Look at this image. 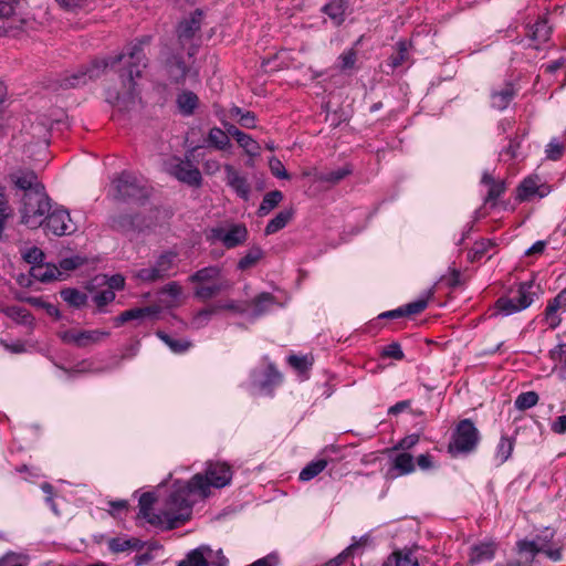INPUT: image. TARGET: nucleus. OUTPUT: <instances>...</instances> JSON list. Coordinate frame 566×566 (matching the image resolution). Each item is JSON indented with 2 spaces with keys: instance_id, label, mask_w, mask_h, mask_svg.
I'll return each mask as SVG.
<instances>
[{
  "instance_id": "nucleus-61",
  "label": "nucleus",
  "mask_w": 566,
  "mask_h": 566,
  "mask_svg": "<svg viewBox=\"0 0 566 566\" xmlns=\"http://www.w3.org/2000/svg\"><path fill=\"white\" fill-rule=\"evenodd\" d=\"M428 305L427 300H417L405 305V312L407 315H415L421 313Z\"/></svg>"
},
{
  "instance_id": "nucleus-60",
  "label": "nucleus",
  "mask_w": 566,
  "mask_h": 566,
  "mask_svg": "<svg viewBox=\"0 0 566 566\" xmlns=\"http://www.w3.org/2000/svg\"><path fill=\"white\" fill-rule=\"evenodd\" d=\"M114 298L115 293L112 290H104L94 296V301L98 307L107 305L108 303L113 302Z\"/></svg>"
},
{
  "instance_id": "nucleus-24",
  "label": "nucleus",
  "mask_w": 566,
  "mask_h": 566,
  "mask_svg": "<svg viewBox=\"0 0 566 566\" xmlns=\"http://www.w3.org/2000/svg\"><path fill=\"white\" fill-rule=\"evenodd\" d=\"M155 495L150 492L144 493L139 497V513L138 515L146 520L149 524L154 526H159L161 524L160 521V512L155 513L153 512V505L155 503Z\"/></svg>"
},
{
  "instance_id": "nucleus-31",
  "label": "nucleus",
  "mask_w": 566,
  "mask_h": 566,
  "mask_svg": "<svg viewBox=\"0 0 566 566\" xmlns=\"http://www.w3.org/2000/svg\"><path fill=\"white\" fill-rule=\"evenodd\" d=\"M251 305L253 308L250 316L252 318H258L269 312L274 305V296L270 293H261L252 301Z\"/></svg>"
},
{
  "instance_id": "nucleus-3",
  "label": "nucleus",
  "mask_w": 566,
  "mask_h": 566,
  "mask_svg": "<svg viewBox=\"0 0 566 566\" xmlns=\"http://www.w3.org/2000/svg\"><path fill=\"white\" fill-rule=\"evenodd\" d=\"M232 469L227 462L208 461L202 473L195 474L190 480V486L198 492V497L207 499L211 494V488L222 489L232 480Z\"/></svg>"
},
{
  "instance_id": "nucleus-1",
  "label": "nucleus",
  "mask_w": 566,
  "mask_h": 566,
  "mask_svg": "<svg viewBox=\"0 0 566 566\" xmlns=\"http://www.w3.org/2000/svg\"><path fill=\"white\" fill-rule=\"evenodd\" d=\"M149 40V36H144L130 46L127 54H120L106 61L94 62L93 65L85 71H80L65 77L62 82V86L71 88L84 85L88 81L98 77L106 67H114L116 64L124 61V65L127 67L120 74L124 92L118 93L114 98L108 97V102L128 108L129 104H134L136 99L135 78L140 77L143 70L147 66L144 45L148 44Z\"/></svg>"
},
{
  "instance_id": "nucleus-51",
  "label": "nucleus",
  "mask_w": 566,
  "mask_h": 566,
  "mask_svg": "<svg viewBox=\"0 0 566 566\" xmlns=\"http://www.w3.org/2000/svg\"><path fill=\"white\" fill-rule=\"evenodd\" d=\"M551 358L557 364H564L560 369V377L566 379V344H559L549 352Z\"/></svg>"
},
{
  "instance_id": "nucleus-30",
  "label": "nucleus",
  "mask_w": 566,
  "mask_h": 566,
  "mask_svg": "<svg viewBox=\"0 0 566 566\" xmlns=\"http://www.w3.org/2000/svg\"><path fill=\"white\" fill-rule=\"evenodd\" d=\"M160 295H164L167 297V300H163L168 306H177L184 295V289L178 282H169L166 285H164L160 291Z\"/></svg>"
},
{
  "instance_id": "nucleus-39",
  "label": "nucleus",
  "mask_w": 566,
  "mask_h": 566,
  "mask_svg": "<svg viewBox=\"0 0 566 566\" xmlns=\"http://www.w3.org/2000/svg\"><path fill=\"white\" fill-rule=\"evenodd\" d=\"M326 467L327 461L325 459L312 461L300 472V480L310 481L323 472Z\"/></svg>"
},
{
  "instance_id": "nucleus-50",
  "label": "nucleus",
  "mask_w": 566,
  "mask_h": 566,
  "mask_svg": "<svg viewBox=\"0 0 566 566\" xmlns=\"http://www.w3.org/2000/svg\"><path fill=\"white\" fill-rule=\"evenodd\" d=\"M512 451L513 441L507 437H502L496 448V458L503 463L511 457Z\"/></svg>"
},
{
  "instance_id": "nucleus-57",
  "label": "nucleus",
  "mask_w": 566,
  "mask_h": 566,
  "mask_svg": "<svg viewBox=\"0 0 566 566\" xmlns=\"http://www.w3.org/2000/svg\"><path fill=\"white\" fill-rule=\"evenodd\" d=\"M269 168H270L272 175L279 179H289L290 178V175L287 174L282 161L274 156L269 159Z\"/></svg>"
},
{
  "instance_id": "nucleus-49",
  "label": "nucleus",
  "mask_w": 566,
  "mask_h": 566,
  "mask_svg": "<svg viewBox=\"0 0 566 566\" xmlns=\"http://www.w3.org/2000/svg\"><path fill=\"white\" fill-rule=\"evenodd\" d=\"M111 227L114 230L126 232L133 229L134 218L128 214H118L112 217Z\"/></svg>"
},
{
  "instance_id": "nucleus-53",
  "label": "nucleus",
  "mask_w": 566,
  "mask_h": 566,
  "mask_svg": "<svg viewBox=\"0 0 566 566\" xmlns=\"http://www.w3.org/2000/svg\"><path fill=\"white\" fill-rule=\"evenodd\" d=\"M408 57V46L403 41L397 43V53L390 57V66L396 69L401 66Z\"/></svg>"
},
{
  "instance_id": "nucleus-48",
  "label": "nucleus",
  "mask_w": 566,
  "mask_h": 566,
  "mask_svg": "<svg viewBox=\"0 0 566 566\" xmlns=\"http://www.w3.org/2000/svg\"><path fill=\"white\" fill-rule=\"evenodd\" d=\"M493 247L490 240H482L475 242L473 248L469 251L468 258L471 262L480 260Z\"/></svg>"
},
{
  "instance_id": "nucleus-56",
  "label": "nucleus",
  "mask_w": 566,
  "mask_h": 566,
  "mask_svg": "<svg viewBox=\"0 0 566 566\" xmlns=\"http://www.w3.org/2000/svg\"><path fill=\"white\" fill-rule=\"evenodd\" d=\"M360 542H355L349 545L346 549H344L340 554H338L335 558L328 560L325 566H339L343 564L346 558L354 554V552L360 546Z\"/></svg>"
},
{
  "instance_id": "nucleus-33",
  "label": "nucleus",
  "mask_w": 566,
  "mask_h": 566,
  "mask_svg": "<svg viewBox=\"0 0 566 566\" xmlns=\"http://www.w3.org/2000/svg\"><path fill=\"white\" fill-rule=\"evenodd\" d=\"M482 184L489 187L486 201H495L505 190L502 180H495L488 171L483 172Z\"/></svg>"
},
{
  "instance_id": "nucleus-6",
  "label": "nucleus",
  "mask_w": 566,
  "mask_h": 566,
  "mask_svg": "<svg viewBox=\"0 0 566 566\" xmlns=\"http://www.w3.org/2000/svg\"><path fill=\"white\" fill-rule=\"evenodd\" d=\"M248 229L242 223H231L229 227L217 226L207 230L206 239L210 243L220 242L227 249H233L248 240Z\"/></svg>"
},
{
  "instance_id": "nucleus-9",
  "label": "nucleus",
  "mask_w": 566,
  "mask_h": 566,
  "mask_svg": "<svg viewBox=\"0 0 566 566\" xmlns=\"http://www.w3.org/2000/svg\"><path fill=\"white\" fill-rule=\"evenodd\" d=\"M112 185L115 190V197L120 200L142 199L147 195L140 180L129 172H123L113 180Z\"/></svg>"
},
{
  "instance_id": "nucleus-27",
  "label": "nucleus",
  "mask_w": 566,
  "mask_h": 566,
  "mask_svg": "<svg viewBox=\"0 0 566 566\" xmlns=\"http://www.w3.org/2000/svg\"><path fill=\"white\" fill-rule=\"evenodd\" d=\"M515 90L511 83H506L503 87L494 90L491 95V105L497 111H504L512 102Z\"/></svg>"
},
{
  "instance_id": "nucleus-42",
  "label": "nucleus",
  "mask_w": 566,
  "mask_h": 566,
  "mask_svg": "<svg viewBox=\"0 0 566 566\" xmlns=\"http://www.w3.org/2000/svg\"><path fill=\"white\" fill-rule=\"evenodd\" d=\"M61 297L64 302L74 307H81L86 303V294L76 289H65L61 291Z\"/></svg>"
},
{
  "instance_id": "nucleus-32",
  "label": "nucleus",
  "mask_w": 566,
  "mask_h": 566,
  "mask_svg": "<svg viewBox=\"0 0 566 566\" xmlns=\"http://www.w3.org/2000/svg\"><path fill=\"white\" fill-rule=\"evenodd\" d=\"M294 210L285 209L280 211L265 227V234H273L283 229L293 218Z\"/></svg>"
},
{
  "instance_id": "nucleus-26",
  "label": "nucleus",
  "mask_w": 566,
  "mask_h": 566,
  "mask_svg": "<svg viewBox=\"0 0 566 566\" xmlns=\"http://www.w3.org/2000/svg\"><path fill=\"white\" fill-rule=\"evenodd\" d=\"M108 549L114 554L138 551L143 547L142 542L135 537L118 536L107 541Z\"/></svg>"
},
{
  "instance_id": "nucleus-13",
  "label": "nucleus",
  "mask_w": 566,
  "mask_h": 566,
  "mask_svg": "<svg viewBox=\"0 0 566 566\" xmlns=\"http://www.w3.org/2000/svg\"><path fill=\"white\" fill-rule=\"evenodd\" d=\"M109 336V332L102 329H67L61 333V338L66 344H72L77 347H85L91 344L101 342Z\"/></svg>"
},
{
  "instance_id": "nucleus-44",
  "label": "nucleus",
  "mask_w": 566,
  "mask_h": 566,
  "mask_svg": "<svg viewBox=\"0 0 566 566\" xmlns=\"http://www.w3.org/2000/svg\"><path fill=\"white\" fill-rule=\"evenodd\" d=\"M157 336L174 352L184 353L190 347V343L184 339H174L164 332H158Z\"/></svg>"
},
{
  "instance_id": "nucleus-37",
  "label": "nucleus",
  "mask_w": 566,
  "mask_h": 566,
  "mask_svg": "<svg viewBox=\"0 0 566 566\" xmlns=\"http://www.w3.org/2000/svg\"><path fill=\"white\" fill-rule=\"evenodd\" d=\"M394 469L398 475L409 474L415 471L413 458L409 453H399L394 459Z\"/></svg>"
},
{
  "instance_id": "nucleus-4",
  "label": "nucleus",
  "mask_w": 566,
  "mask_h": 566,
  "mask_svg": "<svg viewBox=\"0 0 566 566\" xmlns=\"http://www.w3.org/2000/svg\"><path fill=\"white\" fill-rule=\"evenodd\" d=\"M188 282L196 284L193 295L203 302L231 287V283L222 276L221 268L217 265L196 271L188 277Z\"/></svg>"
},
{
  "instance_id": "nucleus-28",
  "label": "nucleus",
  "mask_w": 566,
  "mask_h": 566,
  "mask_svg": "<svg viewBox=\"0 0 566 566\" xmlns=\"http://www.w3.org/2000/svg\"><path fill=\"white\" fill-rule=\"evenodd\" d=\"M0 312L3 313L7 317L14 321L17 324L31 326L33 323V317L31 313L22 306L13 305L3 307L0 305Z\"/></svg>"
},
{
  "instance_id": "nucleus-64",
  "label": "nucleus",
  "mask_w": 566,
  "mask_h": 566,
  "mask_svg": "<svg viewBox=\"0 0 566 566\" xmlns=\"http://www.w3.org/2000/svg\"><path fill=\"white\" fill-rule=\"evenodd\" d=\"M553 432L557 434L566 433V415L557 417L551 424Z\"/></svg>"
},
{
  "instance_id": "nucleus-62",
  "label": "nucleus",
  "mask_w": 566,
  "mask_h": 566,
  "mask_svg": "<svg viewBox=\"0 0 566 566\" xmlns=\"http://www.w3.org/2000/svg\"><path fill=\"white\" fill-rule=\"evenodd\" d=\"M517 547L520 552H527L531 554H536L543 549V547L538 546L536 541H520L517 543Z\"/></svg>"
},
{
  "instance_id": "nucleus-8",
  "label": "nucleus",
  "mask_w": 566,
  "mask_h": 566,
  "mask_svg": "<svg viewBox=\"0 0 566 566\" xmlns=\"http://www.w3.org/2000/svg\"><path fill=\"white\" fill-rule=\"evenodd\" d=\"M533 282L521 283L515 297H501L496 301L497 311L504 316L527 308L533 303Z\"/></svg>"
},
{
  "instance_id": "nucleus-55",
  "label": "nucleus",
  "mask_w": 566,
  "mask_h": 566,
  "mask_svg": "<svg viewBox=\"0 0 566 566\" xmlns=\"http://www.w3.org/2000/svg\"><path fill=\"white\" fill-rule=\"evenodd\" d=\"M546 158L551 160H558L564 154V145L557 139H552L545 149Z\"/></svg>"
},
{
  "instance_id": "nucleus-41",
  "label": "nucleus",
  "mask_w": 566,
  "mask_h": 566,
  "mask_svg": "<svg viewBox=\"0 0 566 566\" xmlns=\"http://www.w3.org/2000/svg\"><path fill=\"white\" fill-rule=\"evenodd\" d=\"M154 313L155 311L151 307H137L123 312L115 321L117 325H122L128 321L139 319Z\"/></svg>"
},
{
  "instance_id": "nucleus-40",
  "label": "nucleus",
  "mask_w": 566,
  "mask_h": 566,
  "mask_svg": "<svg viewBox=\"0 0 566 566\" xmlns=\"http://www.w3.org/2000/svg\"><path fill=\"white\" fill-rule=\"evenodd\" d=\"M262 249L259 247H252L251 249L248 250L245 255L241 258L240 261L238 262V269L242 271L248 270L255 265L262 259Z\"/></svg>"
},
{
  "instance_id": "nucleus-23",
  "label": "nucleus",
  "mask_w": 566,
  "mask_h": 566,
  "mask_svg": "<svg viewBox=\"0 0 566 566\" xmlns=\"http://www.w3.org/2000/svg\"><path fill=\"white\" fill-rule=\"evenodd\" d=\"M164 63L166 73L172 82L180 83L185 80L188 69L181 57L164 55Z\"/></svg>"
},
{
  "instance_id": "nucleus-17",
  "label": "nucleus",
  "mask_w": 566,
  "mask_h": 566,
  "mask_svg": "<svg viewBox=\"0 0 566 566\" xmlns=\"http://www.w3.org/2000/svg\"><path fill=\"white\" fill-rule=\"evenodd\" d=\"M548 193L549 187L545 184H541L537 176L525 178L517 188V199L520 201L530 200L536 196L544 198Z\"/></svg>"
},
{
  "instance_id": "nucleus-19",
  "label": "nucleus",
  "mask_w": 566,
  "mask_h": 566,
  "mask_svg": "<svg viewBox=\"0 0 566 566\" xmlns=\"http://www.w3.org/2000/svg\"><path fill=\"white\" fill-rule=\"evenodd\" d=\"M558 311L566 312V289L560 291L547 305L545 310V322L549 328H556L560 324Z\"/></svg>"
},
{
  "instance_id": "nucleus-11",
  "label": "nucleus",
  "mask_w": 566,
  "mask_h": 566,
  "mask_svg": "<svg viewBox=\"0 0 566 566\" xmlns=\"http://www.w3.org/2000/svg\"><path fill=\"white\" fill-rule=\"evenodd\" d=\"M167 170L169 175L175 177L180 182L191 187L201 186V172L189 159L182 160L175 158L168 164Z\"/></svg>"
},
{
  "instance_id": "nucleus-45",
  "label": "nucleus",
  "mask_w": 566,
  "mask_h": 566,
  "mask_svg": "<svg viewBox=\"0 0 566 566\" xmlns=\"http://www.w3.org/2000/svg\"><path fill=\"white\" fill-rule=\"evenodd\" d=\"M538 402V395L535 391L522 392L515 399V408L526 410L534 407Z\"/></svg>"
},
{
  "instance_id": "nucleus-52",
  "label": "nucleus",
  "mask_w": 566,
  "mask_h": 566,
  "mask_svg": "<svg viewBox=\"0 0 566 566\" xmlns=\"http://www.w3.org/2000/svg\"><path fill=\"white\" fill-rule=\"evenodd\" d=\"M22 259L34 266L43 262L44 253L41 249L31 247L22 251Z\"/></svg>"
},
{
  "instance_id": "nucleus-38",
  "label": "nucleus",
  "mask_w": 566,
  "mask_h": 566,
  "mask_svg": "<svg viewBox=\"0 0 566 566\" xmlns=\"http://www.w3.org/2000/svg\"><path fill=\"white\" fill-rule=\"evenodd\" d=\"M323 11L334 21L335 24H340L344 21L345 6L343 0H333L324 6Z\"/></svg>"
},
{
  "instance_id": "nucleus-29",
  "label": "nucleus",
  "mask_w": 566,
  "mask_h": 566,
  "mask_svg": "<svg viewBox=\"0 0 566 566\" xmlns=\"http://www.w3.org/2000/svg\"><path fill=\"white\" fill-rule=\"evenodd\" d=\"M229 134L219 127H213L209 130L207 142L210 146L218 150H228L231 148Z\"/></svg>"
},
{
  "instance_id": "nucleus-22",
  "label": "nucleus",
  "mask_w": 566,
  "mask_h": 566,
  "mask_svg": "<svg viewBox=\"0 0 566 566\" xmlns=\"http://www.w3.org/2000/svg\"><path fill=\"white\" fill-rule=\"evenodd\" d=\"M31 276L40 282L49 283L63 280L64 273L52 263H41L31 268Z\"/></svg>"
},
{
  "instance_id": "nucleus-59",
  "label": "nucleus",
  "mask_w": 566,
  "mask_h": 566,
  "mask_svg": "<svg viewBox=\"0 0 566 566\" xmlns=\"http://www.w3.org/2000/svg\"><path fill=\"white\" fill-rule=\"evenodd\" d=\"M381 354L385 357H390V358L398 359V360L403 358V353H402L401 347H400V345L398 343L389 344L388 346H386L382 349Z\"/></svg>"
},
{
  "instance_id": "nucleus-15",
  "label": "nucleus",
  "mask_w": 566,
  "mask_h": 566,
  "mask_svg": "<svg viewBox=\"0 0 566 566\" xmlns=\"http://www.w3.org/2000/svg\"><path fill=\"white\" fill-rule=\"evenodd\" d=\"M9 180L14 187L27 195L35 190L44 189L38 176L32 170H17L9 175Z\"/></svg>"
},
{
  "instance_id": "nucleus-16",
  "label": "nucleus",
  "mask_w": 566,
  "mask_h": 566,
  "mask_svg": "<svg viewBox=\"0 0 566 566\" xmlns=\"http://www.w3.org/2000/svg\"><path fill=\"white\" fill-rule=\"evenodd\" d=\"M226 172V182L227 185L243 200H249L250 198V185L247 178L230 164H226L223 166Z\"/></svg>"
},
{
  "instance_id": "nucleus-58",
  "label": "nucleus",
  "mask_w": 566,
  "mask_h": 566,
  "mask_svg": "<svg viewBox=\"0 0 566 566\" xmlns=\"http://www.w3.org/2000/svg\"><path fill=\"white\" fill-rule=\"evenodd\" d=\"M213 307H217V313L219 311L227 310V311H233V312L243 314L248 311L247 304H239L234 301H228L224 303L214 304Z\"/></svg>"
},
{
  "instance_id": "nucleus-34",
  "label": "nucleus",
  "mask_w": 566,
  "mask_h": 566,
  "mask_svg": "<svg viewBox=\"0 0 566 566\" xmlns=\"http://www.w3.org/2000/svg\"><path fill=\"white\" fill-rule=\"evenodd\" d=\"M352 174V168L346 165L344 167L337 168L335 170L321 172L316 176V180L321 182H328L332 185L338 184L340 180L346 178Z\"/></svg>"
},
{
  "instance_id": "nucleus-10",
  "label": "nucleus",
  "mask_w": 566,
  "mask_h": 566,
  "mask_svg": "<svg viewBox=\"0 0 566 566\" xmlns=\"http://www.w3.org/2000/svg\"><path fill=\"white\" fill-rule=\"evenodd\" d=\"M42 227L45 232H51L57 237L70 235L76 231V226L69 211L62 208L49 211Z\"/></svg>"
},
{
  "instance_id": "nucleus-18",
  "label": "nucleus",
  "mask_w": 566,
  "mask_h": 566,
  "mask_svg": "<svg viewBox=\"0 0 566 566\" xmlns=\"http://www.w3.org/2000/svg\"><path fill=\"white\" fill-rule=\"evenodd\" d=\"M203 13L201 10H196L189 18L182 20L178 28L177 34L180 43L189 41L200 30Z\"/></svg>"
},
{
  "instance_id": "nucleus-43",
  "label": "nucleus",
  "mask_w": 566,
  "mask_h": 566,
  "mask_svg": "<svg viewBox=\"0 0 566 566\" xmlns=\"http://www.w3.org/2000/svg\"><path fill=\"white\" fill-rule=\"evenodd\" d=\"M551 35V27L547 24L546 20H538L532 27L531 38L533 41L537 43L546 42Z\"/></svg>"
},
{
  "instance_id": "nucleus-7",
  "label": "nucleus",
  "mask_w": 566,
  "mask_h": 566,
  "mask_svg": "<svg viewBox=\"0 0 566 566\" xmlns=\"http://www.w3.org/2000/svg\"><path fill=\"white\" fill-rule=\"evenodd\" d=\"M479 442V431L470 419L461 420L449 444L453 454L468 453L475 449Z\"/></svg>"
},
{
  "instance_id": "nucleus-5",
  "label": "nucleus",
  "mask_w": 566,
  "mask_h": 566,
  "mask_svg": "<svg viewBox=\"0 0 566 566\" xmlns=\"http://www.w3.org/2000/svg\"><path fill=\"white\" fill-rule=\"evenodd\" d=\"M51 210L50 198L45 189L35 190L21 197L19 212L21 223L30 229H38L43 226L44 218Z\"/></svg>"
},
{
  "instance_id": "nucleus-12",
  "label": "nucleus",
  "mask_w": 566,
  "mask_h": 566,
  "mask_svg": "<svg viewBox=\"0 0 566 566\" xmlns=\"http://www.w3.org/2000/svg\"><path fill=\"white\" fill-rule=\"evenodd\" d=\"M176 254L166 252L161 254L153 266L140 269L136 272V277L144 282H155L170 275L174 268Z\"/></svg>"
},
{
  "instance_id": "nucleus-21",
  "label": "nucleus",
  "mask_w": 566,
  "mask_h": 566,
  "mask_svg": "<svg viewBox=\"0 0 566 566\" xmlns=\"http://www.w3.org/2000/svg\"><path fill=\"white\" fill-rule=\"evenodd\" d=\"M224 127L230 136H232L240 147L244 149L247 155L255 157L260 155V145L250 135L241 132L234 125L224 124Z\"/></svg>"
},
{
  "instance_id": "nucleus-2",
  "label": "nucleus",
  "mask_w": 566,
  "mask_h": 566,
  "mask_svg": "<svg viewBox=\"0 0 566 566\" xmlns=\"http://www.w3.org/2000/svg\"><path fill=\"white\" fill-rule=\"evenodd\" d=\"M198 492L190 486V482L178 485L167 497L160 510V527L174 528L187 521L191 514L192 505L197 501Z\"/></svg>"
},
{
  "instance_id": "nucleus-54",
  "label": "nucleus",
  "mask_w": 566,
  "mask_h": 566,
  "mask_svg": "<svg viewBox=\"0 0 566 566\" xmlns=\"http://www.w3.org/2000/svg\"><path fill=\"white\" fill-rule=\"evenodd\" d=\"M394 557L395 566H419L417 557L411 552H397Z\"/></svg>"
},
{
  "instance_id": "nucleus-46",
  "label": "nucleus",
  "mask_w": 566,
  "mask_h": 566,
  "mask_svg": "<svg viewBox=\"0 0 566 566\" xmlns=\"http://www.w3.org/2000/svg\"><path fill=\"white\" fill-rule=\"evenodd\" d=\"M217 313V307H213V305L203 308L199 311L191 319V326L193 328H202L205 327L208 322L210 321L211 316Z\"/></svg>"
},
{
  "instance_id": "nucleus-20",
  "label": "nucleus",
  "mask_w": 566,
  "mask_h": 566,
  "mask_svg": "<svg viewBox=\"0 0 566 566\" xmlns=\"http://www.w3.org/2000/svg\"><path fill=\"white\" fill-rule=\"evenodd\" d=\"M251 377L252 384L261 390L271 389L273 386H276L282 381L281 373L272 363L268 364L263 378L260 377L258 370H253Z\"/></svg>"
},
{
  "instance_id": "nucleus-63",
  "label": "nucleus",
  "mask_w": 566,
  "mask_h": 566,
  "mask_svg": "<svg viewBox=\"0 0 566 566\" xmlns=\"http://www.w3.org/2000/svg\"><path fill=\"white\" fill-rule=\"evenodd\" d=\"M339 60L343 70L352 69L356 62V52L354 50H348L339 56Z\"/></svg>"
},
{
  "instance_id": "nucleus-36",
  "label": "nucleus",
  "mask_w": 566,
  "mask_h": 566,
  "mask_svg": "<svg viewBox=\"0 0 566 566\" xmlns=\"http://www.w3.org/2000/svg\"><path fill=\"white\" fill-rule=\"evenodd\" d=\"M177 104L182 114L190 115L198 105V97L195 93L186 91L178 95Z\"/></svg>"
},
{
  "instance_id": "nucleus-14",
  "label": "nucleus",
  "mask_w": 566,
  "mask_h": 566,
  "mask_svg": "<svg viewBox=\"0 0 566 566\" xmlns=\"http://www.w3.org/2000/svg\"><path fill=\"white\" fill-rule=\"evenodd\" d=\"M497 543L493 539H486L473 544L469 549V564L478 566L491 562L495 557Z\"/></svg>"
},
{
  "instance_id": "nucleus-35",
  "label": "nucleus",
  "mask_w": 566,
  "mask_h": 566,
  "mask_svg": "<svg viewBox=\"0 0 566 566\" xmlns=\"http://www.w3.org/2000/svg\"><path fill=\"white\" fill-rule=\"evenodd\" d=\"M283 200V193L280 190H273L268 192L259 207V216L269 214L281 201Z\"/></svg>"
},
{
  "instance_id": "nucleus-47",
  "label": "nucleus",
  "mask_w": 566,
  "mask_h": 566,
  "mask_svg": "<svg viewBox=\"0 0 566 566\" xmlns=\"http://www.w3.org/2000/svg\"><path fill=\"white\" fill-rule=\"evenodd\" d=\"M287 361L291 365V367H293L296 371L301 374L307 371L313 365V358L307 355H290L287 357Z\"/></svg>"
},
{
  "instance_id": "nucleus-25",
  "label": "nucleus",
  "mask_w": 566,
  "mask_h": 566,
  "mask_svg": "<svg viewBox=\"0 0 566 566\" xmlns=\"http://www.w3.org/2000/svg\"><path fill=\"white\" fill-rule=\"evenodd\" d=\"M216 553L209 546H200L191 551L178 566H209V558Z\"/></svg>"
}]
</instances>
